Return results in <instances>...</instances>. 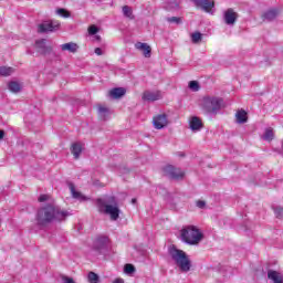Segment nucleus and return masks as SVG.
Returning <instances> with one entry per match:
<instances>
[{
	"label": "nucleus",
	"mask_w": 283,
	"mask_h": 283,
	"mask_svg": "<svg viewBox=\"0 0 283 283\" xmlns=\"http://www.w3.org/2000/svg\"><path fill=\"white\" fill-rule=\"evenodd\" d=\"M61 28V22L57 20L45 21L38 27V32L45 34V32H56Z\"/></svg>",
	"instance_id": "6"
},
{
	"label": "nucleus",
	"mask_w": 283,
	"mask_h": 283,
	"mask_svg": "<svg viewBox=\"0 0 283 283\" xmlns=\"http://www.w3.org/2000/svg\"><path fill=\"white\" fill-rule=\"evenodd\" d=\"M97 209L99 213L109 216L111 220L113 221H116L118 218H120V208H118V202H116L115 197L97 199Z\"/></svg>",
	"instance_id": "2"
},
{
	"label": "nucleus",
	"mask_w": 283,
	"mask_h": 283,
	"mask_svg": "<svg viewBox=\"0 0 283 283\" xmlns=\"http://www.w3.org/2000/svg\"><path fill=\"white\" fill-rule=\"evenodd\" d=\"M167 21H168V23H177V25L182 23V19H180L178 17L167 18Z\"/></svg>",
	"instance_id": "34"
},
{
	"label": "nucleus",
	"mask_w": 283,
	"mask_h": 283,
	"mask_svg": "<svg viewBox=\"0 0 283 283\" xmlns=\"http://www.w3.org/2000/svg\"><path fill=\"white\" fill-rule=\"evenodd\" d=\"M124 273H127L128 275H132V273H136V268L133 264L127 263L124 266Z\"/></svg>",
	"instance_id": "31"
},
{
	"label": "nucleus",
	"mask_w": 283,
	"mask_h": 283,
	"mask_svg": "<svg viewBox=\"0 0 283 283\" xmlns=\"http://www.w3.org/2000/svg\"><path fill=\"white\" fill-rule=\"evenodd\" d=\"M153 125L155 129H165L167 125H169V120H167V114H159L153 118Z\"/></svg>",
	"instance_id": "11"
},
{
	"label": "nucleus",
	"mask_w": 283,
	"mask_h": 283,
	"mask_svg": "<svg viewBox=\"0 0 283 283\" xmlns=\"http://www.w3.org/2000/svg\"><path fill=\"white\" fill-rule=\"evenodd\" d=\"M95 54H97V56H103V50L101 48H96Z\"/></svg>",
	"instance_id": "39"
},
{
	"label": "nucleus",
	"mask_w": 283,
	"mask_h": 283,
	"mask_svg": "<svg viewBox=\"0 0 283 283\" xmlns=\"http://www.w3.org/2000/svg\"><path fill=\"white\" fill-rule=\"evenodd\" d=\"M14 74V69L10 66H0V76H11Z\"/></svg>",
	"instance_id": "25"
},
{
	"label": "nucleus",
	"mask_w": 283,
	"mask_h": 283,
	"mask_svg": "<svg viewBox=\"0 0 283 283\" xmlns=\"http://www.w3.org/2000/svg\"><path fill=\"white\" fill-rule=\"evenodd\" d=\"M280 11L277 9H270L262 14L263 21H274L277 19Z\"/></svg>",
	"instance_id": "16"
},
{
	"label": "nucleus",
	"mask_w": 283,
	"mask_h": 283,
	"mask_svg": "<svg viewBox=\"0 0 283 283\" xmlns=\"http://www.w3.org/2000/svg\"><path fill=\"white\" fill-rule=\"evenodd\" d=\"M135 48H136V50H139L140 52H143L145 59L151 57V46H149V44L137 42L135 44Z\"/></svg>",
	"instance_id": "13"
},
{
	"label": "nucleus",
	"mask_w": 283,
	"mask_h": 283,
	"mask_svg": "<svg viewBox=\"0 0 283 283\" xmlns=\"http://www.w3.org/2000/svg\"><path fill=\"white\" fill-rule=\"evenodd\" d=\"M122 10H123L124 17L130 20L134 19V11L130 9L129 6H124Z\"/></svg>",
	"instance_id": "27"
},
{
	"label": "nucleus",
	"mask_w": 283,
	"mask_h": 283,
	"mask_svg": "<svg viewBox=\"0 0 283 283\" xmlns=\"http://www.w3.org/2000/svg\"><path fill=\"white\" fill-rule=\"evenodd\" d=\"M268 277L273 282V283H283V275L282 273L274 271V270H269L268 271Z\"/></svg>",
	"instance_id": "18"
},
{
	"label": "nucleus",
	"mask_w": 283,
	"mask_h": 283,
	"mask_svg": "<svg viewBox=\"0 0 283 283\" xmlns=\"http://www.w3.org/2000/svg\"><path fill=\"white\" fill-rule=\"evenodd\" d=\"M191 41H192V43H200V41H202V33H200V32L192 33Z\"/></svg>",
	"instance_id": "30"
},
{
	"label": "nucleus",
	"mask_w": 283,
	"mask_h": 283,
	"mask_svg": "<svg viewBox=\"0 0 283 283\" xmlns=\"http://www.w3.org/2000/svg\"><path fill=\"white\" fill-rule=\"evenodd\" d=\"M62 52H71V54H76L78 52V44L74 42L64 43L61 45Z\"/></svg>",
	"instance_id": "17"
},
{
	"label": "nucleus",
	"mask_w": 283,
	"mask_h": 283,
	"mask_svg": "<svg viewBox=\"0 0 283 283\" xmlns=\"http://www.w3.org/2000/svg\"><path fill=\"white\" fill-rule=\"evenodd\" d=\"M97 114H98V118H101V120H107V117L109 116L111 112L107 106L98 105Z\"/></svg>",
	"instance_id": "20"
},
{
	"label": "nucleus",
	"mask_w": 283,
	"mask_h": 283,
	"mask_svg": "<svg viewBox=\"0 0 283 283\" xmlns=\"http://www.w3.org/2000/svg\"><path fill=\"white\" fill-rule=\"evenodd\" d=\"M168 255H170L181 273H189L191 271V259H189L187 252L179 250L176 245H170L168 248Z\"/></svg>",
	"instance_id": "3"
},
{
	"label": "nucleus",
	"mask_w": 283,
	"mask_h": 283,
	"mask_svg": "<svg viewBox=\"0 0 283 283\" xmlns=\"http://www.w3.org/2000/svg\"><path fill=\"white\" fill-rule=\"evenodd\" d=\"M67 187L71 191L72 198H74L75 200H80V202H85V200H87V197L82 195L81 191L76 190V186H74L72 181L67 182Z\"/></svg>",
	"instance_id": "12"
},
{
	"label": "nucleus",
	"mask_w": 283,
	"mask_h": 283,
	"mask_svg": "<svg viewBox=\"0 0 283 283\" xmlns=\"http://www.w3.org/2000/svg\"><path fill=\"white\" fill-rule=\"evenodd\" d=\"M200 107L205 114H218L222 109V98L206 95L201 98Z\"/></svg>",
	"instance_id": "5"
},
{
	"label": "nucleus",
	"mask_w": 283,
	"mask_h": 283,
	"mask_svg": "<svg viewBox=\"0 0 283 283\" xmlns=\"http://www.w3.org/2000/svg\"><path fill=\"white\" fill-rule=\"evenodd\" d=\"M127 94V91L124 87H115L108 92V96L114 99L123 98Z\"/></svg>",
	"instance_id": "14"
},
{
	"label": "nucleus",
	"mask_w": 283,
	"mask_h": 283,
	"mask_svg": "<svg viewBox=\"0 0 283 283\" xmlns=\"http://www.w3.org/2000/svg\"><path fill=\"white\" fill-rule=\"evenodd\" d=\"M98 32V28L96 25H91L88 28V34L94 35Z\"/></svg>",
	"instance_id": "36"
},
{
	"label": "nucleus",
	"mask_w": 283,
	"mask_h": 283,
	"mask_svg": "<svg viewBox=\"0 0 283 283\" xmlns=\"http://www.w3.org/2000/svg\"><path fill=\"white\" fill-rule=\"evenodd\" d=\"M35 50L39 54H42L43 56L48 54H52V46L48 45L46 39H41L35 41Z\"/></svg>",
	"instance_id": "8"
},
{
	"label": "nucleus",
	"mask_w": 283,
	"mask_h": 283,
	"mask_svg": "<svg viewBox=\"0 0 283 283\" xmlns=\"http://www.w3.org/2000/svg\"><path fill=\"white\" fill-rule=\"evenodd\" d=\"M48 200H50V195H41L39 197V202H46Z\"/></svg>",
	"instance_id": "37"
},
{
	"label": "nucleus",
	"mask_w": 283,
	"mask_h": 283,
	"mask_svg": "<svg viewBox=\"0 0 283 283\" xmlns=\"http://www.w3.org/2000/svg\"><path fill=\"white\" fill-rule=\"evenodd\" d=\"M275 138V134L273 133V128H266L263 135V140L271 142Z\"/></svg>",
	"instance_id": "26"
},
{
	"label": "nucleus",
	"mask_w": 283,
	"mask_h": 283,
	"mask_svg": "<svg viewBox=\"0 0 283 283\" xmlns=\"http://www.w3.org/2000/svg\"><path fill=\"white\" fill-rule=\"evenodd\" d=\"M142 98L143 101L154 102V101H160L161 95H160V92L146 91L144 92Z\"/></svg>",
	"instance_id": "15"
},
{
	"label": "nucleus",
	"mask_w": 283,
	"mask_h": 283,
	"mask_svg": "<svg viewBox=\"0 0 283 283\" xmlns=\"http://www.w3.org/2000/svg\"><path fill=\"white\" fill-rule=\"evenodd\" d=\"M56 14H59L60 17H63L64 19H70L71 17L70 11L65 9H57Z\"/></svg>",
	"instance_id": "32"
},
{
	"label": "nucleus",
	"mask_w": 283,
	"mask_h": 283,
	"mask_svg": "<svg viewBox=\"0 0 283 283\" xmlns=\"http://www.w3.org/2000/svg\"><path fill=\"white\" fill-rule=\"evenodd\" d=\"M274 209V213L276 216V218H283V208L282 207H275Z\"/></svg>",
	"instance_id": "35"
},
{
	"label": "nucleus",
	"mask_w": 283,
	"mask_h": 283,
	"mask_svg": "<svg viewBox=\"0 0 283 283\" xmlns=\"http://www.w3.org/2000/svg\"><path fill=\"white\" fill-rule=\"evenodd\" d=\"M189 88L192 90V92H198L200 90V84L196 81H191L189 83Z\"/></svg>",
	"instance_id": "33"
},
{
	"label": "nucleus",
	"mask_w": 283,
	"mask_h": 283,
	"mask_svg": "<svg viewBox=\"0 0 283 283\" xmlns=\"http://www.w3.org/2000/svg\"><path fill=\"white\" fill-rule=\"evenodd\" d=\"M180 238L181 241L185 242V244L196 247L199 242H202V240L205 239V234L196 226H185L180 230Z\"/></svg>",
	"instance_id": "4"
},
{
	"label": "nucleus",
	"mask_w": 283,
	"mask_h": 283,
	"mask_svg": "<svg viewBox=\"0 0 283 283\" xmlns=\"http://www.w3.org/2000/svg\"><path fill=\"white\" fill-rule=\"evenodd\" d=\"M96 40H97V41H101V36H99V35H96Z\"/></svg>",
	"instance_id": "43"
},
{
	"label": "nucleus",
	"mask_w": 283,
	"mask_h": 283,
	"mask_svg": "<svg viewBox=\"0 0 283 283\" xmlns=\"http://www.w3.org/2000/svg\"><path fill=\"white\" fill-rule=\"evenodd\" d=\"M206 205H207V203H206L205 201H202V200L197 201V207H198L199 209H205Z\"/></svg>",
	"instance_id": "38"
},
{
	"label": "nucleus",
	"mask_w": 283,
	"mask_h": 283,
	"mask_svg": "<svg viewBox=\"0 0 283 283\" xmlns=\"http://www.w3.org/2000/svg\"><path fill=\"white\" fill-rule=\"evenodd\" d=\"M71 153L73 154L75 160H78V158H81V154L83 153V147L81 144L75 143L71 147Z\"/></svg>",
	"instance_id": "21"
},
{
	"label": "nucleus",
	"mask_w": 283,
	"mask_h": 283,
	"mask_svg": "<svg viewBox=\"0 0 283 283\" xmlns=\"http://www.w3.org/2000/svg\"><path fill=\"white\" fill-rule=\"evenodd\" d=\"M67 216H70V212L61 210L54 205H48L38 211L36 222L40 227H45L50 222H63Z\"/></svg>",
	"instance_id": "1"
},
{
	"label": "nucleus",
	"mask_w": 283,
	"mask_h": 283,
	"mask_svg": "<svg viewBox=\"0 0 283 283\" xmlns=\"http://www.w3.org/2000/svg\"><path fill=\"white\" fill-rule=\"evenodd\" d=\"M235 118H237V123H239L240 125L247 123V120H249V118L247 117V112L245 111H238L235 114Z\"/></svg>",
	"instance_id": "23"
},
{
	"label": "nucleus",
	"mask_w": 283,
	"mask_h": 283,
	"mask_svg": "<svg viewBox=\"0 0 283 283\" xmlns=\"http://www.w3.org/2000/svg\"><path fill=\"white\" fill-rule=\"evenodd\" d=\"M8 88L12 94H19L21 92V84L19 82H9Z\"/></svg>",
	"instance_id": "24"
},
{
	"label": "nucleus",
	"mask_w": 283,
	"mask_h": 283,
	"mask_svg": "<svg viewBox=\"0 0 283 283\" xmlns=\"http://www.w3.org/2000/svg\"><path fill=\"white\" fill-rule=\"evenodd\" d=\"M189 125H190V129H192V132H200L202 129V120L199 119V117H197V116H195L190 119Z\"/></svg>",
	"instance_id": "19"
},
{
	"label": "nucleus",
	"mask_w": 283,
	"mask_h": 283,
	"mask_svg": "<svg viewBox=\"0 0 283 283\" xmlns=\"http://www.w3.org/2000/svg\"><path fill=\"white\" fill-rule=\"evenodd\" d=\"M132 203L136 205V198L132 199Z\"/></svg>",
	"instance_id": "42"
},
{
	"label": "nucleus",
	"mask_w": 283,
	"mask_h": 283,
	"mask_svg": "<svg viewBox=\"0 0 283 283\" xmlns=\"http://www.w3.org/2000/svg\"><path fill=\"white\" fill-rule=\"evenodd\" d=\"M238 12L232 8L227 9L223 12V21L226 25H235V21H238Z\"/></svg>",
	"instance_id": "9"
},
{
	"label": "nucleus",
	"mask_w": 283,
	"mask_h": 283,
	"mask_svg": "<svg viewBox=\"0 0 283 283\" xmlns=\"http://www.w3.org/2000/svg\"><path fill=\"white\" fill-rule=\"evenodd\" d=\"M87 280H88L90 283L101 282V277L95 272H88Z\"/></svg>",
	"instance_id": "28"
},
{
	"label": "nucleus",
	"mask_w": 283,
	"mask_h": 283,
	"mask_svg": "<svg viewBox=\"0 0 283 283\" xmlns=\"http://www.w3.org/2000/svg\"><path fill=\"white\" fill-rule=\"evenodd\" d=\"M94 249H95V251H98L101 253V251H103V249H105V243L101 239H97L95 241Z\"/></svg>",
	"instance_id": "29"
},
{
	"label": "nucleus",
	"mask_w": 283,
	"mask_h": 283,
	"mask_svg": "<svg viewBox=\"0 0 283 283\" xmlns=\"http://www.w3.org/2000/svg\"><path fill=\"white\" fill-rule=\"evenodd\" d=\"M165 8L169 12H171L174 10H179V8H180V0H167Z\"/></svg>",
	"instance_id": "22"
},
{
	"label": "nucleus",
	"mask_w": 283,
	"mask_h": 283,
	"mask_svg": "<svg viewBox=\"0 0 283 283\" xmlns=\"http://www.w3.org/2000/svg\"><path fill=\"white\" fill-rule=\"evenodd\" d=\"M197 8L203 10V12H211L216 8V2L213 0H192Z\"/></svg>",
	"instance_id": "10"
},
{
	"label": "nucleus",
	"mask_w": 283,
	"mask_h": 283,
	"mask_svg": "<svg viewBox=\"0 0 283 283\" xmlns=\"http://www.w3.org/2000/svg\"><path fill=\"white\" fill-rule=\"evenodd\" d=\"M3 136H6V132L0 130V140H3Z\"/></svg>",
	"instance_id": "41"
},
{
	"label": "nucleus",
	"mask_w": 283,
	"mask_h": 283,
	"mask_svg": "<svg viewBox=\"0 0 283 283\" xmlns=\"http://www.w3.org/2000/svg\"><path fill=\"white\" fill-rule=\"evenodd\" d=\"M164 176L170 178L171 180H182L185 178V172L180 168H176L171 165L164 167Z\"/></svg>",
	"instance_id": "7"
},
{
	"label": "nucleus",
	"mask_w": 283,
	"mask_h": 283,
	"mask_svg": "<svg viewBox=\"0 0 283 283\" xmlns=\"http://www.w3.org/2000/svg\"><path fill=\"white\" fill-rule=\"evenodd\" d=\"M113 283H125L123 279H115Z\"/></svg>",
	"instance_id": "40"
}]
</instances>
